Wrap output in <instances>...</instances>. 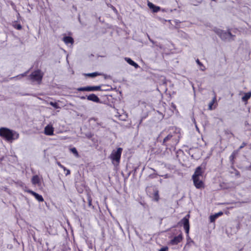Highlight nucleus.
Listing matches in <instances>:
<instances>
[{"label": "nucleus", "instance_id": "f257e3e1", "mask_svg": "<svg viewBox=\"0 0 251 251\" xmlns=\"http://www.w3.org/2000/svg\"><path fill=\"white\" fill-rule=\"evenodd\" d=\"M180 139V134L176 131L170 132L166 135L162 141H160L161 145L166 147V150L171 151L178 143Z\"/></svg>", "mask_w": 251, "mask_h": 251}, {"label": "nucleus", "instance_id": "f03ea898", "mask_svg": "<svg viewBox=\"0 0 251 251\" xmlns=\"http://www.w3.org/2000/svg\"><path fill=\"white\" fill-rule=\"evenodd\" d=\"M0 136L8 141H12L19 138V134L14 130L6 127L0 128Z\"/></svg>", "mask_w": 251, "mask_h": 251}, {"label": "nucleus", "instance_id": "7ed1b4c3", "mask_svg": "<svg viewBox=\"0 0 251 251\" xmlns=\"http://www.w3.org/2000/svg\"><path fill=\"white\" fill-rule=\"evenodd\" d=\"M123 151L122 148H118L116 150H113L109 156V158L111 160L112 164L114 166L119 165L121 157Z\"/></svg>", "mask_w": 251, "mask_h": 251}, {"label": "nucleus", "instance_id": "20e7f679", "mask_svg": "<svg viewBox=\"0 0 251 251\" xmlns=\"http://www.w3.org/2000/svg\"><path fill=\"white\" fill-rule=\"evenodd\" d=\"M213 31L220 37L223 41H226L229 37L234 36L232 34L230 31H226L220 28L214 27Z\"/></svg>", "mask_w": 251, "mask_h": 251}, {"label": "nucleus", "instance_id": "39448f33", "mask_svg": "<svg viewBox=\"0 0 251 251\" xmlns=\"http://www.w3.org/2000/svg\"><path fill=\"white\" fill-rule=\"evenodd\" d=\"M44 74L42 73L41 70L38 69L33 72L29 76L30 79L33 81H37L40 82L43 77Z\"/></svg>", "mask_w": 251, "mask_h": 251}, {"label": "nucleus", "instance_id": "423d86ee", "mask_svg": "<svg viewBox=\"0 0 251 251\" xmlns=\"http://www.w3.org/2000/svg\"><path fill=\"white\" fill-rule=\"evenodd\" d=\"M190 218V215L187 214L184 218H183L178 223V225L180 226H183L184 229L185 230L186 233L188 234L190 229V225L189 219Z\"/></svg>", "mask_w": 251, "mask_h": 251}, {"label": "nucleus", "instance_id": "0eeeda50", "mask_svg": "<svg viewBox=\"0 0 251 251\" xmlns=\"http://www.w3.org/2000/svg\"><path fill=\"white\" fill-rule=\"evenodd\" d=\"M78 91H102L100 86H86L79 87L77 89Z\"/></svg>", "mask_w": 251, "mask_h": 251}, {"label": "nucleus", "instance_id": "6e6552de", "mask_svg": "<svg viewBox=\"0 0 251 251\" xmlns=\"http://www.w3.org/2000/svg\"><path fill=\"white\" fill-rule=\"evenodd\" d=\"M195 186L197 189H201L204 188V184L200 177H192Z\"/></svg>", "mask_w": 251, "mask_h": 251}, {"label": "nucleus", "instance_id": "1a4fd4ad", "mask_svg": "<svg viewBox=\"0 0 251 251\" xmlns=\"http://www.w3.org/2000/svg\"><path fill=\"white\" fill-rule=\"evenodd\" d=\"M26 191L28 193L32 195H33L35 198V199L41 202V201H44V199H43V197L42 196V195H39V194H38L31 190H27Z\"/></svg>", "mask_w": 251, "mask_h": 251}, {"label": "nucleus", "instance_id": "9d476101", "mask_svg": "<svg viewBox=\"0 0 251 251\" xmlns=\"http://www.w3.org/2000/svg\"><path fill=\"white\" fill-rule=\"evenodd\" d=\"M182 240V235L179 234L178 236H175L170 241V244L172 245H176L180 243Z\"/></svg>", "mask_w": 251, "mask_h": 251}, {"label": "nucleus", "instance_id": "9b49d317", "mask_svg": "<svg viewBox=\"0 0 251 251\" xmlns=\"http://www.w3.org/2000/svg\"><path fill=\"white\" fill-rule=\"evenodd\" d=\"M202 173H203V172L202 171V168H201V166H199L196 168V169L195 171V173L192 176V177H200L202 176Z\"/></svg>", "mask_w": 251, "mask_h": 251}, {"label": "nucleus", "instance_id": "f8f14e48", "mask_svg": "<svg viewBox=\"0 0 251 251\" xmlns=\"http://www.w3.org/2000/svg\"><path fill=\"white\" fill-rule=\"evenodd\" d=\"M54 129L51 126L48 125L45 128V133L47 135H52Z\"/></svg>", "mask_w": 251, "mask_h": 251}, {"label": "nucleus", "instance_id": "ddd939ff", "mask_svg": "<svg viewBox=\"0 0 251 251\" xmlns=\"http://www.w3.org/2000/svg\"><path fill=\"white\" fill-rule=\"evenodd\" d=\"M148 5L149 7L152 10V11L156 13L160 11V7L159 6H157L155 5L154 4L151 2H149L148 3Z\"/></svg>", "mask_w": 251, "mask_h": 251}, {"label": "nucleus", "instance_id": "4468645a", "mask_svg": "<svg viewBox=\"0 0 251 251\" xmlns=\"http://www.w3.org/2000/svg\"><path fill=\"white\" fill-rule=\"evenodd\" d=\"M87 99L89 100L95 102H99L100 100L99 98L94 94H91L87 97Z\"/></svg>", "mask_w": 251, "mask_h": 251}, {"label": "nucleus", "instance_id": "2eb2a0df", "mask_svg": "<svg viewBox=\"0 0 251 251\" xmlns=\"http://www.w3.org/2000/svg\"><path fill=\"white\" fill-rule=\"evenodd\" d=\"M125 59L129 64L134 67L135 68L137 69L140 67L138 64L133 61L131 58L125 57Z\"/></svg>", "mask_w": 251, "mask_h": 251}, {"label": "nucleus", "instance_id": "dca6fc26", "mask_svg": "<svg viewBox=\"0 0 251 251\" xmlns=\"http://www.w3.org/2000/svg\"><path fill=\"white\" fill-rule=\"evenodd\" d=\"M223 214V213L222 212H219L217 213H215L214 215H211L209 217L210 222L213 223L215 222L217 218H218L220 216H221Z\"/></svg>", "mask_w": 251, "mask_h": 251}, {"label": "nucleus", "instance_id": "f3484780", "mask_svg": "<svg viewBox=\"0 0 251 251\" xmlns=\"http://www.w3.org/2000/svg\"><path fill=\"white\" fill-rule=\"evenodd\" d=\"M63 40L66 44H73L74 42V39L71 36H65Z\"/></svg>", "mask_w": 251, "mask_h": 251}, {"label": "nucleus", "instance_id": "a211bd4d", "mask_svg": "<svg viewBox=\"0 0 251 251\" xmlns=\"http://www.w3.org/2000/svg\"><path fill=\"white\" fill-rule=\"evenodd\" d=\"M251 97V92L245 93L244 96L242 98V100L243 102L247 101Z\"/></svg>", "mask_w": 251, "mask_h": 251}, {"label": "nucleus", "instance_id": "6ab92c4d", "mask_svg": "<svg viewBox=\"0 0 251 251\" xmlns=\"http://www.w3.org/2000/svg\"><path fill=\"white\" fill-rule=\"evenodd\" d=\"M31 182L34 185L38 184L40 183V178L37 175L33 176L31 179Z\"/></svg>", "mask_w": 251, "mask_h": 251}, {"label": "nucleus", "instance_id": "aec40b11", "mask_svg": "<svg viewBox=\"0 0 251 251\" xmlns=\"http://www.w3.org/2000/svg\"><path fill=\"white\" fill-rule=\"evenodd\" d=\"M85 137L88 139H91L93 142L95 141V139L93 138L94 134L91 132H88L85 133H84Z\"/></svg>", "mask_w": 251, "mask_h": 251}, {"label": "nucleus", "instance_id": "412c9836", "mask_svg": "<svg viewBox=\"0 0 251 251\" xmlns=\"http://www.w3.org/2000/svg\"><path fill=\"white\" fill-rule=\"evenodd\" d=\"M85 75L89 77H95L97 76L101 75V74L98 72H94L92 73L85 74Z\"/></svg>", "mask_w": 251, "mask_h": 251}, {"label": "nucleus", "instance_id": "4be33fe9", "mask_svg": "<svg viewBox=\"0 0 251 251\" xmlns=\"http://www.w3.org/2000/svg\"><path fill=\"white\" fill-rule=\"evenodd\" d=\"M15 28V29H17L18 30H21L22 29V26L21 25V24H17V21H15L13 23V25H12Z\"/></svg>", "mask_w": 251, "mask_h": 251}, {"label": "nucleus", "instance_id": "5701e85b", "mask_svg": "<svg viewBox=\"0 0 251 251\" xmlns=\"http://www.w3.org/2000/svg\"><path fill=\"white\" fill-rule=\"evenodd\" d=\"M70 151L75 155L76 157L79 156V154L76 149L75 147L70 149Z\"/></svg>", "mask_w": 251, "mask_h": 251}, {"label": "nucleus", "instance_id": "b1692460", "mask_svg": "<svg viewBox=\"0 0 251 251\" xmlns=\"http://www.w3.org/2000/svg\"><path fill=\"white\" fill-rule=\"evenodd\" d=\"M216 101V97L215 96L213 99H212V101L209 103V109L212 110L213 109L212 106L213 105V104L215 103V102Z\"/></svg>", "mask_w": 251, "mask_h": 251}, {"label": "nucleus", "instance_id": "393cba45", "mask_svg": "<svg viewBox=\"0 0 251 251\" xmlns=\"http://www.w3.org/2000/svg\"><path fill=\"white\" fill-rule=\"evenodd\" d=\"M153 199L155 201H158L159 199V192L158 190H156L154 192L153 195Z\"/></svg>", "mask_w": 251, "mask_h": 251}, {"label": "nucleus", "instance_id": "a878e982", "mask_svg": "<svg viewBox=\"0 0 251 251\" xmlns=\"http://www.w3.org/2000/svg\"><path fill=\"white\" fill-rule=\"evenodd\" d=\"M50 105H51L52 106H53V107H54L56 109H58V108H59L60 107L59 106L58 103L56 102H52V101H50Z\"/></svg>", "mask_w": 251, "mask_h": 251}, {"label": "nucleus", "instance_id": "bb28decb", "mask_svg": "<svg viewBox=\"0 0 251 251\" xmlns=\"http://www.w3.org/2000/svg\"><path fill=\"white\" fill-rule=\"evenodd\" d=\"M87 201H88V206L89 207H92V208H94V206L92 205V198L90 196H88L87 197Z\"/></svg>", "mask_w": 251, "mask_h": 251}, {"label": "nucleus", "instance_id": "cd10ccee", "mask_svg": "<svg viewBox=\"0 0 251 251\" xmlns=\"http://www.w3.org/2000/svg\"><path fill=\"white\" fill-rule=\"evenodd\" d=\"M196 62L200 66H201V67H202L203 68H201V69L202 70V71H204L205 70V67L203 65V64H202V63H201L200 62V61L199 60V59H197V60H196Z\"/></svg>", "mask_w": 251, "mask_h": 251}, {"label": "nucleus", "instance_id": "c85d7f7f", "mask_svg": "<svg viewBox=\"0 0 251 251\" xmlns=\"http://www.w3.org/2000/svg\"><path fill=\"white\" fill-rule=\"evenodd\" d=\"M157 175H158L157 174H156V173H153V174H150L148 176V177L149 178H151V179L154 178H156L157 177Z\"/></svg>", "mask_w": 251, "mask_h": 251}, {"label": "nucleus", "instance_id": "c756f323", "mask_svg": "<svg viewBox=\"0 0 251 251\" xmlns=\"http://www.w3.org/2000/svg\"><path fill=\"white\" fill-rule=\"evenodd\" d=\"M245 128H246V130H250V125L249 124V123L247 121L245 122Z\"/></svg>", "mask_w": 251, "mask_h": 251}, {"label": "nucleus", "instance_id": "7c9ffc66", "mask_svg": "<svg viewBox=\"0 0 251 251\" xmlns=\"http://www.w3.org/2000/svg\"><path fill=\"white\" fill-rule=\"evenodd\" d=\"M235 158V154L234 152H233L231 155L230 156H229V159H230V161L231 162L232 161V160H233V159H234Z\"/></svg>", "mask_w": 251, "mask_h": 251}, {"label": "nucleus", "instance_id": "2f4dec72", "mask_svg": "<svg viewBox=\"0 0 251 251\" xmlns=\"http://www.w3.org/2000/svg\"><path fill=\"white\" fill-rule=\"evenodd\" d=\"M168 250V248L167 246H166V247H164L161 248L159 250V251H167Z\"/></svg>", "mask_w": 251, "mask_h": 251}, {"label": "nucleus", "instance_id": "473e14b6", "mask_svg": "<svg viewBox=\"0 0 251 251\" xmlns=\"http://www.w3.org/2000/svg\"><path fill=\"white\" fill-rule=\"evenodd\" d=\"M246 145V143H245V142H243L242 144V145L240 147V149H242L243 148H244L245 146Z\"/></svg>", "mask_w": 251, "mask_h": 251}, {"label": "nucleus", "instance_id": "72a5a7b5", "mask_svg": "<svg viewBox=\"0 0 251 251\" xmlns=\"http://www.w3.org/2000/svg\"><path fill=\"white\" fill-rule=\"evenodd\" d=\"M88 248L89 249H92L93 248V245H92V243H88Z\"/></svg>", "mask_w": 251, "mask_h": 251}, {"label": "nucleus", "instance_id": "f704fd0d", "mask_svg": "<svg viewBox=\"0 0 251 251\" xmlns=\"http://www.w3.org/2000/svg\"><path fill=\"white\" fill-rule=\"evenodd\" d=\"M138 169V167H136L133 169V171L134 172V174H135L136 173Z\"/></svg>", "mask_w": 251, "mask_h": 251}, {"label": "nucleus", "instance_id": "c9c22d12", "mask_svg": "<svg viewBox=\"0 0 251 251\" xmlns=\"http://www.w3.org/2000/svg\"><path fill=\"white\" fill-rule=\"evenodd\" d=\"M58 165L59 166H60L61 168H63L64 170L65 169V167H64L61 164L60 162L58 163Z\"/></svg>", "mask_w": 251, "mask_h": 251}, {"label": "nucleus", "instance_id": "e433bc0d", "mask_svg": "<svg viewBox=\"0 0 251 251\" xmlns=\"http://www.w3.org/2000/svg\"><path fill=\"white\" fill-rule=\"evenodd\" d=\"M149 39L150 41L151 42L152 44H155L156 43V42H154V41L153 40H152L151 39V38H150V37H149Z\"/></svg>", "mask_w": 251, "mask_h": 251}, {"label": "nucleus", "instance_id": "4c0bfd02", "mask_svg": "<svg viewBox=\"0 0 251 251\" xmlns=\"http://www.w3.org/2000/svg\"><path fill=\"white\" fill-rule=\"evenodd\" d=\"M28 71H27V72H26L21 74V75L22 76H25L26 75V74L28 73Z\"/></svg>", "mask_w": 251, "mask_h": 251}, {"label": "nucleus", "instance_id": "58836bf2", "mask_svg": "<svg viewBox=\"0 0 251 251\" xmlns=\"http://www.w3.org/2000/svg\"><path fill=\"white\" fill-rule=\"evenodd\" d=\"M97 125L101 126L102 128H105V126H102L101 123H97Z\"/></svg>", "mask_w": 251, "mask_h": 251}, {"label": "nucleus", "instance_id": "ea45409f", "mask_svg": "<svg viewBox=\"0 0 251 251\" xmlns=\"http://www.w3.org/2000/svg\"><path fill=\"white\" fill-rule=\"evenodd\" d=\"M118 225H119V226L120 228L121 229V230L123 231V229L119 223H118Z\"/></svg>", "mask_w": 251, "mask_h": 251}, {"label": "nucleus", "instance_id": "a19ab883", "mask_svg": "<svg viewBox=\"0 0 251 251\" xmlns=\"http://www.w3.org/2000/svg\"><path fill=\"white\" fill-rule=\"evenodd\" d=\"M70 174V171L69 170H67L66 175H69Z\"/></svg>", "mask_w": 251, "mask_h": 251}, {"label": "nucleus", "instance_id": "79ce46f5", "mask_svg": "<svg viewBox=\"0 0 251 251\" xmlns=\"http://www.w3.org/2000/svg\"><path fill=\"white\" fill-rule=\"evenodd\" d=\"M80 99H81V100H85V99H86V97H85V96H82V97H80Z\"/></svg>", "mask_w": 251, "mask_h": 251}, {"label": "nucleus", "instance_id": "37998d69", "mask_svg": "<svg viewBox=\"0 0 251 251\" xmlns=\"http://www.w3.org/2000/svg\"><path fill=\"white\" fill-rule=\"evenodd\" d=\"M172 106H173V107L176 108V106H175V105L174 103H172Z\"/></svg>", "mask_w": 251, "mask_h": 251}, {"label": "nucleus", "instance_id": "c03bdc74", "mask_svg": "<svg viewBox=\"0 0 251 251\" xmlns=\"http://www.w3.org/2000/svg\"><path fill=\"white\" fill-rule=\"evenodd\" d=\"M230 134L232 136H234V134H233L232 132H230Z\"/></svg>", "mask_w": 251, "mask_h": 251}, {"label": "nucleus", "instance_id": "a18cd8bd", "mask_svg": "<svg viewBox=\"0 0 251 251\" xmlns=\"http://www.w3.org/2000/svg\"><path fill=\"white\" fill-rule=\"evenodd\" d=\"M142 121V119H141V120H140V123H139V125H140V124H141Z\"/></svg>", "mask_w": 251, "mask_h": 251}, {"label": "nucleus", "instance_id": "49530a36", "mask_svg": "<svg viewBox=\"0 0 251 251\" xmlns=\"http://www.w3.org/2000/svg\"><path fill=\"white\" fill-rule=\"evenodd\" d=\"M130 175V172H129V173H128V176H127V177H128Z\"/></svg>", "mask_w": 251, "mask_h": 251}, {"label": "nucleus", "instance_id": "de8ad7c7", "mask_svg": "<svg viewBox=\"0 0 251 251\" xmlns=\"http://www.w3.org/2000/svg\"><path fill=\"white\" fill-rule=\"evenodd\" d=\"M239 175V172H237L236 173V175Z\"/></svg>", "mask_w": 251, "mask_h": 251}, {"label": "nucleus", "instance_id": "09e8293b", "mask_svg": "<svg viewBox=\"0 0 251 251\" xmlns=\"http://www.w3.org/2000/svg\"><path fill=\"white\" fill-rule=\"evenodd\" d=\"M151 169H152L154 172H155V171H156L154 169L151 168Z\"/></svg>", "mask_w": 251, "mask_h": 251}]
</instances>
